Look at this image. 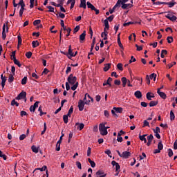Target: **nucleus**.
<instances>
[{
  "instance_id": "aec40b11",
  "label": "nucleus",
  "mask_w": 177,
  "mask_h": 177,
  "mask_svg": "<svg viewBox=\"0 0 177 177\" xmlns=\"http://www.w3.org/2000/svg\"><path fill=\"white\" fill-rule=\"evenodd\" d=\"M111 67V64H105L104 67V71L105 72L109 71Z\"/></svg>"
},
{
  "instance_id": "423d86ee",
  "label": "nucleus",
  "mask_w": 177,
  "mask_h": 177,
  "mask_svg": "<svg viewBox=\"0 0 177 177\" xmlns=\"http://www.w3.org/2000/svg\"><path fill=\"white\" fill-rule=\"evenodd\" d=\"M111 165H113V167H115V172H120L121 166H120V164H118V162H115V160H113L111 162Z\"/></svg>"
},
{
  "instance_id": "4be33fe9",
  "label": "nucleus",
  "mask_w": 177,
  "mask_h": 177,
  "mask_svg": "<svg viewBox=\"0 0 177 177\" xmlns=\"http://www.w3.org/2000/svg\"><path fill=\"white\" fill-rule=\"evenodd\" d=\"M86 5H87V8L88 9H91L92 10H95V6L92 3H91V2L88 1L86 3Z\"/></svg>"
},
{
  "instance_id": "a211bd4d",
  "label": "nucleus",
  "mask_w": 177,
  "mask_h": 177,
  "mask_svg": "<svg viewBox=\"0 0 177 177\" xmlns=\"http://www.w3.org/2000/svg\"><path fill=\"white\" fill-rule=\"evenodd\" d=\"M104 24L105 26V28H104V31H106V30H109L110 28V25H109V20L105 19L104 21Z\"/></svg>"
},
{
  "instance_id": "8fccbe9b",
  "label": "nucleus",
  "mask_w": 177,
  "mask_h": 177,
  "mask_svg": "<svg viewBox=\"0 0 177 177\" xmlns=\"http://www.w3.org/2000/svg\"><path fill=\"white\" fill-rule=\"evenodd\" d=\"M118 142H122L123 139L122 137H121V133H118V138H117Z\"/></svg>"
},
{
  "instance_id": "c9c22d12",
  "label": "nucleus",
  "mask_w": 177,
  "mask_h": 177,
  "mask_svg": "<svg viewBox=\"0 0 177 177\" xmlns=\"http://www.w3.org/2000/svg\"><path fill=\"white\" fill-rule=\"evenodd\" d=\"M167 53H168V52L167 51V50H161L160 57H162V59H164V57H165V55H167Z\"/></svg>"
},
{
  "instance_id": "f704fd0d",
  "label": "nucleus",
  "mask_w": 177,
  "mask_h": 177,
  "mask_svg": "<svg viewBox=\"0 0 177 177\" xmlns=\"http://www.w3.org/2000/svg\"><path fill=\"white\" fill-rule=\"evenodd\" d=\"M175 120V113H174V111H170V120L174 121Z\"/></svg>"
},
{
  "instance_id": "cd10ccee",
  "label": "nucleus",
  "mask_w": 177,
  "mask_h": 177,
  "mask_svg": "<svg viewBox=\"0 0 177 177\" xmlns=\"http://www.w3.org/2000/svg\"><path fill=\"white\" fill-rule=\"evenodd\" d=\"M38 111H39L40 114V117H42V115H45L46 114V112H43L42 111V106H39L38 109Z\"/></svg>"
},
{
  "instance_id": "69168bd1",
  "label": "nucleus",
  "mask_w": 177,
  "mask_h": 177,
  "mask_svg": "<svg viewBox=\"0 0 177 177\" xmlns=\"http://www.w3.org/2000/svg\"><path fill=\"white\" fill-rule=\"evenodd\" d=\"M80 26H77L75 28H74V30H73V33L75 34V32H78V31H80Z\"/></svg>"
},
{
  "instance_id": "49530a36",
  "label": "nucleus",
  "mask_w": 177,
  "mask_h": 177,
  "mask_svg": "<svg viewBox=\"0 0 177 177\" xmlns=\"http://www.w3.org/2000/svg\"><path fill=\"white\" fill-rule=\"evenodd\" d=\"M72 85H73L71 87L72 91H75V89H77V88H78V82H76V83H75L74 84H72Z\"/></svg>"
},
{
  "instance_id": "e433bc0d",
  "label": "nucleus",
  "mask_w": 177,
  "mask_h": 177,
  "mask_svg": "<svg viewBox=\"0 0 177 177\" xmlns=\"http://www.w3.org/2000/svg\"><path fill=\"white\" fill-rule=\"evenodd\" d=\"M47 9H49V10L48 12H50L51 13H55V8L50 6H48Z\"/></svg>"
},
{
  "instance_id": "052dcab7",
  "label": "nucleus",
  "mask_w": 177,
  "mask_h": 177,
  "mask_svg": "<svg viewBox=\"0 0 177 177\" xmlns=\"http://www.w3.org/2000/svg\"><path fill=\"white\" fill-rule=\"evenodd\" d=\"M153 139H154V137L153 136V134H150L147 137V140H148L149 142H153Z\"/></svg>"
},
{
  "instance_id": "4c0bfd02",
  "label": "nucleus",
  "mask_w": 177,
  "mask_h": 177,
  "mask_svg": "<svg viewBox=\"0 0 177 177\" xmlns=\"http://www.w3.org/2000/svg\"><path fill=\"white\" fill-rule=\"evenodd\" d=\"M25 56L27 57V59H31V56H32V53L31 51L27 52L25 54Z\"/></svg>"
},
{
  "instance_id": "6e6d98bb",
  "label": "nucleus",
  "mask_w": 177,
  "mask_h": 177,
  "mask_svg": "<svg viewBox=\"0 0 177 177\" xmlns=\"http://www.w3.org/2000/svg\"><path fill=\"white\" fill-rule=\"evenodd\" d=\"M58 4L57 5V7L59 6H63L64 1L63 0H57Z\"/></svg>"
},
{
  "instance_id": "09e8293b",
  "label": "nucleus",
  "mask_w": 177,
  "mask_h": 177,
  "mask_svg": "<svg viewBox=\"0 0 177 177\" xmlns=\"http://www.w3.org/2000/svg\"><path fill=\"white\" fill-rule=\"evenodd\" d=\"M18 5H19L21 8L26 7V3H24V1L23 0H19Z\"/></svg>"
},
{
  "instance_id": "c85d7f7f",
  "label": "nucleus",
  "mask_w": 177,
  "mask_h": 177,
  "mask_svg": "<svg viewBox=\"0 0 177 177\" xmlns=\"http://www.w3.org/2000/svg\"><path fill=\"white\" fill-rule=\"evenodd\" d=\"M113 110L115 111V113H122V108L121 107H114Z\"/></svg>"
},
{
  "instance_id": "f8f14e48",
  "label": "nucleus",
  "mask_w": 177,
  "mask_h": 177,
  "mask_svg": "<svg viewBox=\"0 0 177 177\" xmlns=\"http://www.w3.org/2000/svg\"><path fill=\"white\" fill-rule=\"evenodd\" d=\"M122 158H129L131 157V152L129 151H123L122 153Z\"/></svg>"
},
{
  "instance_id": "9b49d317",
  "label": "nucleus",
  "mask_w": 177,
  "mask_h": 177,
  "mask_svg": "<svg viewBox=\"0 0 177 177\" xmlns=\"http://www.w3.org/2000/svg\"><path fill=\"white\" fill-rule=\"evenodd\" d=\"M147 100H152V98L156 97V95H154V93L151 92H148L146 95Z\"/></svg>"
},
{
  "instance_id": "338daca9",
  "label": "nucleus",
  "mask_w": 177,
  "mask_h": 177,
  "mask_svg": "<svg viewBox=\"0 0 177 177\" xmlns=\"http://www.w3.org/2000/svg\"><path fill=\"white\" fill-rule=\"evenodd\" d=\"M145 127H149V123L148 122L147 120H144L142 128H145Z\"/></svg>"
},
{
  "instance_id": "0e129e2a",
  "label": "nucleus",
  "mask_w": 177,
  "mask_h": 177,
  "mask_svg": "<svg viewBox=\"0 0 177 177\" xmlns=\"http://www.w3.org/2000/svg\"><path fill=\"white\" fill-rule=\"evenodd\" d=\"M134 62H136V59L133 57V56H131V59L129 61V64H131V63H134Z\"/></svg>"
},
{
  "instance_id": "b1692460",
  "label": "nucleus",
  "mask_w": 177,
  "mask_h": 177,
  "mask_svg": "<svg viewBox=\"0 0 177 177\" xmlns=\"http://www.w3.org/2000/svg\"><path fill=\"white\" fill-rule=\"evenodd\" d=\"M48 169V167L43 166L41 168H36L35 171H41V172H44V171H46Z\"/></svg>"
},
{
  "instance_id": "a18cd8bd",
  "label": "nucleus",
  "mask_w": 177,
  "mask_h": 177,
  "mask_svg": "<svg viewBox=\"0 0 177 177\" xmlns=\"http://www.w3.org/2000/svg\"><path fill=\"white\" fill-rule=\"evenodd\" d=\"M149 80H153V81H156V73H153L151 74L149 76Z\"/></svg>"
},
{
  "instance_id": "393cba45",
  "label": "nucleus",
  "mask_w": 177,
  "mask_h": 177,
  "mask_svg": "<svg viewBox=\"0 0 177 177\" xmlns=\"http://www.w3.org/2000/svg\"><path fill=\"white\" fill-rule=\"evenodd\" d=\"M95 42H96V37H93L90 52H92L93 50V48H95Z\"/></svg>"
},
{
  "instance_id": "c03bdc74",
  "label": "nucleus",
  "mask_w": 177,
  "mask_h": 177,
  "mask_svg": "<svg viewBox=\"0 0 177 177\" xmlns=\"http://www.w3.org/2000/svg\"><path fill=\"white\" fill-rule=\"evenodd\" d=\"M19 103L17 102H16L15 100H12L11 102V106H16L17 107H19Z\"/></svg>"
},
{
  "instance_id": "7ed1b4c3",
  "label": "nucleus",
  "mask_w": 177,
  "mask_h": 177,
  "mask_svg": "<svg viewBox=\"0 0 177 177\" xmlns=\"http://www.w3.org/2000/svg\"><path fill=\"white\" fill-rule=\"evenodd\" d=\"M165 17L168 19L169 20H171V21H176V16L174 15V12H168L167 15H165Z\"/></svg>"
},
{
  "instance_id": "a19ab883",
  "label": "nucleus",
  "mask_w": 177,
  "mask_h": 177,
  "mask_svg": "<svg viewBox=\"0 0 177 177\" xmlns=\"http://www.w3.org/2000/svg\"><path fill=\"white\" fill-rule=\"evenodd\" d=\"M118 44L120 46V48H121V49L124 50V46H122V44L121 43V39L120 37H118Z\"/></svg>"
},
{
  "instance_id": "864d4df0",
  "label": "nucleus",
  "mask_w": 177,
  "mask_h": 177,
  "mask_svg": "<svg viewBox=\"0 0 177 177\" xmlns=\"http://www.w3.org/2000/svg\"><path fill=\"white\" fill-rule=\"evenodd\" d=\"M117 68H118V70H120V71H122L124 70V68H122V64L119 63L117 65Z\"/></svg>"
},
{
  "instance_id": "5701e85b",
  "label": "nucleus",
  "mask_w": 177,
  "mask_h": 177,
  "mask_svg": "<svg viewBox=\"0 0 177 177\" xmlns=\"http://www.w3.org/2000/svg\"><path fill=\"white\" fill-rule=\"evenodd\" d=\"M113 81V78L109 77L106 82L103 83V86H106V85L110 84V83Z\"/></svg>"
},
{
  "instance_id": "f03ea898",
  "label": "nucleus",
  "mask_w": 177,
  "mask_h": 177,
  "mask_svg": "<svg viewBox=\"0 0 177 177\" xmlns=\"http://www.w3.org/2000/svg\"><path fill=\"white\" fill-rule=\"evenodd\" d=\"M68 83L71 85H74V84H77V77L74 76L73 73L70 74L67 78Z\"/></svg>"
},
{
  "instance_id": "3c124183",
  "label": "nucleus",
  "mask_w": 177,
  "mask_h": 177,
  "mask_svg": "<svg viewBox=\"0 0 177 177\" xmlns=\"http://www.w3.org/2000/svg\"><path fill=\"white\" fill-rule=\"evenodd\" d=\"M27 84V77L25 76L22 80H21V84L22 85H26Z\"/></svg>"
},
{
  "instance_id": "bb28decb",
  "label": "nucleus",
  "mask_w": 177,
  "mask_h": 177,
  "mask_svg": "<svg viewBox=\"0 0 177 177\" xmlns=\"http://www.w3.org/2000/svg\"><path fill=\"white\" fill-rule=\"evenodd\" d=\"M32 48H37V46H39V42L37 40L33 41L32 42Z\"/></svg>"
},
{
  "instance_id": "ddd939ff",
  "label": "nucleus",
  "mask_w": 177,
  "mask_h": 177,
  "mask_svg": "<svg viewBox=\"0 0 177 177\" xmlns=\"http://www.w3.org/2000/svg\"><path fill=\"white\" fill-rule=\"evenodd\" d=\"M85 37H86V31L84 30L83 33L80 35V41L81 44H82V41H85Z\"/></svg>"
},
{
  "instance_id": "680f3d73",
  "label": "nucleus",
  "mask_w": 177,
  "mask_h": 177,
  "mask_svg": "<svg viewBox=\"0 0 177 177\" xmlns=\"http://www.w3.org/2000/svg\"><path fill=\"white\" fill-rule=\"evenodd\" d=\"M168 156L169 157H172V156H174V151H172V149H168Z\"/></svg>"
},
{
  "instance_id": "de8ad7c7",
  "label": "nucleus",
  "mask_w": 177,
  "mask_h": 177,
  "mask_svg": "<svg viewBox=\"0 0 177 177\" xmlns=\"http://www.w3.org/2000/svg\"><path fill=\"white\" fill-rule=\"evenodd\" d=\"M63 120L64 124H67L68 122V118L67 117V115H63Z\"/></svg>"
},
{
  "instance_id": "39448f33",
  "label": "nucleus",
  "mask_w": 177,
  "mask_h": 177,
  "mask_svg": "<svg viewBox=\"0 0 177 177\" xmlns=\"http://www.w3.org/2000/svg\"><path fill=\"white\" fill-rule=\"evenodd\" d=\"M164 149V145H162V141H160L158 144V149H156V153H161V150Z\"/></svg>"
},
{
  "instance_id": "2eb2a0df",
  "label": "nucleus",
  "mask_w": 177,
  "mask_h": 177,
  "mask_svg": "<svg viewBox=\"0 0 177 177\" xmlns=\"http://www.w3.org/2000/svg\"><path fill=\"white\" fill-rule=\"evenodd\" d=\"M132 6H133V5L131 4V3H124L123 5H122V9H129V8H132Z\"/></svg>"
},
{
  "instance_id": "bf43d9fd",
  "label": "nucleus",
  "mask_w": 177,
  "mask_h": 177,
  "mask_svg": "<svg viewBox=\"0 0 177 177\" xmlns=\"http://www.w3.org/2000/svg\"><path fill=\"white\" fill-rule=\"evenodd\" d=\"M17 38H18V46H20V45H21V42H22L21 36L18 35Z\"/></svg>"
},
{
  "instance_id": "f257e3e1",
  "label": "nucleus",
  "mask_w": 177,
  "mask_h": 177,
  "mask_svg": "<svg viewBox=\"0 0 177 177\" xmlns=\"http://www.w3.org/2000/svg\"><path fill=\"white\" fill-rule=\"evenodd\" d=\"M99 131L100 132V134L102 135V136H106L109 133L107 131V128H106V123L103 124L101 123L99 125Z\"/></svg>"
},
{
  "instance_id": "13d9d810",
  "label": "nucleus",
  "mask_w": 177,
  "mask_h": 177,
  "mask_svg": "<svg viewBox=\"0 0 177 177\" xmlns=\"http://www.w3.org/2000/svg\"><path fill=\"white\" fill-rule=\"evenodd\" d=\"M31 149L33 153H38V149L35 145L32 146Z\"/></svg>"
},
{
  "instance_id": "412c9836",
  "label": "nucleus",
  "mask_w": 177,
  "mask_h": 177,
  "mask_svg": "<svg viewBox=\"0 0 177 177\" xmlns=\"http://www.w3.org/2000/svg\"><path fill=\"white\" fill-rule=\"evenodd\" d=\"M86 96L88 97V93L85 94L84 97L83 99V102H84V104H86L88 106L89 103H91V100H86Z\"/></svg>"
},
{
  "instance_id": "72a5a7b5",
  "label": "nucleus",
  "mask_w": 177,
  "mask_h": 177,
  "mask_svg": "<svg viewBox=\"0 0 177 177\" xmlns=\"http://www.w3.org/2000/svg\"><path fill=\"white\" fill-rule=\"evenodd\" d=\"M13 62H14L15 64L18 66V67H21V64H20V62H19V60H17V59L14 58Z\"/></svg>"
},
{
  "instance_id": "a878e982",
  "label": "nucleus",
  "mask_w": 177,
  "mask_h": 177,
  "mask_svg": "<svg viewBox=\"0 0 177 177\" xmlns=\"http://www.w3.org/2000/svg\"><path fill=\"white\" fill-rule=\"evenodd\" d=\"M147 135H142L140 136V140H142V142H145V143H147V140H146Z\"/></svg>"
},
{
  "instance_id": "6e6552de",
  "label": "nucleus",
  "mask_w": 177,
  "mask_h": 177,
  "mask_svg": "<svg viewBox=\"0 0 177 177\" xmlns=\"http://www.w3.org/2000/svg\"><path fill=\"white\" fill-rule=\"evenodd\" d=\"M157 93L158 95H159L160 97H161L162 99H167V94H165V93L164 92H161V88H158L157 90Z\"/></svg>"
},
{
  "instance_id": "1a4fd4ad",
  "label": "nucleus",
  "mask_w": 177,
  "mask_h": 177,
  "mask_svg": "<svg viewBox=\"0 0 177 177\" xmlns=\"http://www.w3.org/2000/svg\"><path fill=\"white\" fill-rule=\"evenodd\" d=\"M106 176H107V174H105L104 171H103L102 170H98L95 173V176L96 177H105Z\"/></svg>"
},
{
  "instance_id": "5fc2aeb1",
  "label": "nucleus",
  "mask_w": 177,
  "mask_h": 177,
  "mask_svg": "<svg viewBox=\"0 0 177 177\" xmlns=\"http://www.w3.org/2000/svg\"><path fill=\"white\" fill-rule=\"evenodd\" d=\"M121 5H122L121 0H118L115 6V7L121 8Z\"/></svg>"
},
{
  "instance_id": "dca6fc26",
  "label": "nucleus",
  "mask_w": 177,
  "mask_h": 177,
  "mask_svg": "<svg viewBox=\"0 0 177 177\" xmlns=\"http://www.w3.org/2000/svg\"><path fill=\"white\" fill-rule=\"evenodd\" d=\"M121 81L122 82L123 88H125V86H127V84L128 83V79H127L125 77H122Z\"/></svg>"
},
{
  "instance_id": "473e14b6",
  "label": "nucleus",
  "mask_w": 177,
  "mask_h": 177,
  "mask_svg": "<svg viewBox=\"0 0 177 177\" xmlns=\"http://www.w3.org/2000/svg\"><path fill=\"white\" fill-rule=\"evenodd\" d=\"M167 41L168 44H172V42H174V37H172V36H169L167 37Z\"/></svg>"
},
{
  "instance_id": "58836bf2",
  "label": "nucleus",
  "mask_w": 177,
  "mask_h": 177,
  "mask_svg": "<svg viewBox=\"0 0 177 177\" xmlns=\"http://www.w3.org/2000/svg\"><path fill=\"white\" fill-rule=\"evenodd\" d=\"M14 75L10 74L8 77V82L11 84L12 81L15 80V77H13Z\"/></svg>"
},
{
  "instance_id": "37998d69",
  "label": "nucleus",
  "mask_w": 177,
  "mask_h": 177,
  "mask_svg": "<svg viewBox=\"0 0 177 177\" xmlns=\"http://www.w3.org/2000/svg\"><path fill=\"white\" fill-rule=\"evenodd\" d=\"M25 7H21V9L19 10V17H23V13H24V8Z\"/></svg>"
},
{
  "instance_id": "2f4dec72",
  "label": "nucleus",
  "mask_w": 177,
  "mask_h": 177,
  "mask_svg": "<svg viewBox=\"0 0 177 177\" xmlns=\"http://www.w3.org/2000/svg\"><path fill=\"white\" fill-rule=\"evenodd\" d=\"M137 21H135V22H133V21H129V22H127V23H124V24H123V26L124 27H127V26H131V24H137Z\"/></svg>"
},
{
  "instance_id": "f3484780",
  "label": "nucleus",
  "mask_w": 177,
  "mask_h": 177,
  "mask_svg": "<svg viewBox=\"0 0 177 177\" xmlns=\"http://www.w3.org/2000/svg\"><path fill=\"white\" fill-rule=\"evenodd\" d=\"M134 96H136V97L137 99H140L142 96V92H140V91H137L134 93Z\"/></svg>"
},
{
  "instance_id": "9d476101",
  "label": "nucleus",
  "mask_w": 177,
  "mask_h": 177,
  "mask_svg": "<svg viewBox=\"0 0 177 177\" xmlns=\"http://www.w3.org/2000/svg\"><path fill=\"white\" fill-rule=\"evenodd\" d=\"M67 55L68 59H71L74 56V53H73V49H71V45L68 46Z\"/></svg>"
},
{
  "instance_id": "c756f323",
  "label": "nucleus",
  "mask_w": 177,
  "mask_h": 177,
  "mask_svg": "<svg viewBox=\"0 0 177 177\" xmlns=\"http://www.w3.org/2000/svg\"><path fill=\"white\" fill-rule=\"evenodd\" d=\"M103 34H104V40L106 41V39H107V36H108L109 32H107V31L102 32L101 34L102 38H103Z\"/></svg>"
},
{
  "instance_id": "0eeeda50",
  "label": "nucleus",
  "mask_w": 177,
  "mask_h": 177,
  "mask_svg": "<svg viewBox=\"0 0 177 177\" xmlns=\"http://www.w3.org/2000/svg\"><path fill=\"white\" fill-rule=\"evenodd\" d=\"M85 103H84V100H80L78 102V106L80 111H82L84 110V107L85 106Z\"/></svg>"
},
{
  "instance_id": "20e7f679",
  "label": "nucleus",
  "mask_w": 177,
  "mask_h": 177,
  "mask_svg": "<svg viewBox=\"0 0 177 177\" xmlns=\"http://www.w3.org/2000/svg\"><path fill=\"white\" fill-rule=\"evenodd\" d=\"M27 96V93L26 91L21 92L17 97H16L17 100H21V99H25V102H27V99H26Z\"/></svg>"
},
{
  "instance_id": "4468645a",
  "label": "nucleus",
  "mask_w": 177,
  "mask_h": 177,
  "mask_svg": "<svg viewBox=\"0 0 177 177\" xmlns=\"http://www.w3.org/2000/svg\"><path fill=\"white\" fill-rule=\"evenodd\" d=\"M2 38L3 39H6V25L3 24L2 30Z\"/></svg>"
},
{
  "instance_id": "774afa93",
  "label": "nucleus",
  "mask_w": 177,
  "mask_h": 177,
  "mask_svg": "<svg viewBox=\"0 0 177 177\" xmlns=\"http://www.w3.org/2000/svg\"><path fill=\"white\" fill-rule=\"evenodd\" d=\"M113 19H114V15H111L106 18V20H108L109 21H113Z\"/></svg>"
},
{
  "instance_id": "e2e57ef3",
  "label": "nucleus",
  "mask_w": 177,
  "mask_h": 177,
  "mask_svg": "<svg viewBox=\"0 0 177 177\" xmlns=\"http://www.w3.org/2000/svg\"><path fill=\"white\" fill-rule=\"evenodd\" d=\"M38 24H41V20L37 19L34 21L33 26H38Z\"/></svg>"
},
{
  "instance_id": "7c9ffc66",
  "label": "nucleus",
  "mask_w": 177,
  "mask_h": 177,
  "mask_svg": "<svg viewBox=\"0 0 177 177\" xmlns=\"http://www.w3.org/2000/svg\"><path fill=\"white\" fill-rule=\"evenodd\" d=\"M75 125H79V129L80 131H82V129H84V127H85V124H84V123H76Z\"/></svg>"
},
{
  "instance_id": "79ce46f5",
  "label": "nucleus",
  "mask_w": 177,
  "mask_h": 177,
  "mask_svg": "<svg viewBox=\"0 0 177 177\" xmlns=\"http://www.w3.org/2000/svg\"><path fill=\"white\" fill-rule=\"evenodd\" d=\"M56 16H59V17H60L61 19H64L66 17V15L64 13L59 12H57V14H56Z\"/></svg>"
},
{
  "instance_id": "ea45409f",
  "label": "nucleus",
  "mask_w": 177,
  "mask_h": 177,
  "mask_svg": "<svg viewBox=\"0 0 177 177\" xmlns=\"http://www.w3.org/2000/svg\"><path fill=\"white\" fill-rule=\"evenodd\" d=\"M0 157L3 159H4L5 160H7V156L6 155L3 154V152H2V151L0 150Z\"/></svg>"
},
{
  "instance_id": "6ab92c4d",
  "label": "nucleus",
  "mask_w": 177,
  "mask_h": 177,
  "mask_svg": "<svg viewBox=\"0 0 177 177\" xmlns=\"http://www.w3.org/2000/svg\"><path fill=\"white\" fill-rule=\"evenodd\" d=\"M165 5H168L169 8H174L175 5H176V2L172 1V2H165Z\"/></svg>"
},
{
  "instance_id": "4d7b16f0",
  "label": "nucleus",
  "mask_w": 177,
  "mask_h": 177,
  "mask_svg": "<svg viewBox=\"0 0 177 177\" xmlns=\"http://www.w3.org/2000/svg\"><path fill=\"white\" fill-rule=\"evenodd\" d=\"M91 153H92V149L88 147L87 149V157H91Z\"/></svg>"
},
{
  "instance_id": "603ef678",
  "label": "nucleus",
  "mask_w": 177,
  "mask_h": 177,
  "mask_svg": "<svg viewBox=\"0 0 177 177\" xmlns=\"http://www.w3.org/2000/svg\"><path fill=\"white\" fill-rule=\"evenodd\" d=\"M46 132V122L44 123V130L41 131V135H44Z\"/></svg>"
}]
</instances>
